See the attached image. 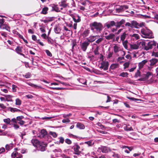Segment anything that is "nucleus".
<instances>
[{
	"mask_svg": "<svg viewBox=\"0 0 158 158\" xmlns=\"http://www.w3.org/2000/svg\"><path fill=\"white\" fill-rule=\"evenodd\" d=\"M90 29L93 32H101L103 29L104 28V26L100 23L94 22L89 24Z\"/></svg>",
	"mask_w": 158,
	"mask_h": 158,
	"instance_id": "obj_1",
	"label": "nucleus"
},
{
	"mask_svg": "<svg viewBox=\"0 0 158 158\" xmlns=\"http://www.w3.org/2000/svg\"><path fill=\"white\" fill-rule=\"evenodd\" d=\"M125 27H130L131 28L139 29L140 27L145 26V23L141 22L139 23L135 20L131 21L130 22H126L125 24Z\"/></svg>",
	"mask_w": 158,
	"mask_h": 158,
	"instance_id": "obj_2",
	"label": "nucleus"
},
{
	"mask_svg": "<svg viewBox=\"0 0 158 158\" xmlns=\"http://www.w3.org/2000/svg\"><path fill=\"white\" fill-rule=\"evenodd\" d=\"M105 30H110L113 32L116 31V28L115 27V22L114 21H108L104 24Z\"/></svg>",
	"mask_w": 158,
	"mask_h": 158,
	"instance_id": "obj_3",
	"label": "nucleus"
},
{
	"mask_svg": "<svg viewBox=\"0 0 158 158\" xmlns=\"http://www.w3.org/2000/svg\"><path fill=\"white\" fill-rule=\"evenodd\" d=\"M141 35L143 38H153L152 31L147 28H143L141 29Z\"/></svg>",
	"mask_w": 158,
	"mask_h": 158,
	"instance_id": "obj_4",
	"label": "nucleus"
},
{
	"mask_svg": "<svg viewBox=\"0 0 158 158\" xmlns=\"http://www.w3.org/2000/svg\"><path fill=\"white\" fill-rule=\"evenodd\" d=\"M142 46H144V49L146 50H148L152 48L153 46H156V42L154 41H149L147 43L144 41H142L140 42Z\"/></svg>",
	"mask_w": 158,
	"mask_h": 158,
	"instance_id": "obj_5",
	"label": "nucleus"
},
{
	"mask_svg": "<svg viewBox=\"0 0 158 158\" xmlns=\"http://www.w3.org/2000/svg\"><path fill=\"white\" fill-rule=\"evenodd\" d=\"M152 73L148 72L145 74H142L141 76V78L138 79L137 81H144L148 79L150 76L152 75Z\"/></svg>",
	"mask_w": 158,
	"mask_h": 158,
	"instance_id": "obj_6",
	"label": "nucleus"
},
{
	"mask_svg": "<svg viewBox=\"0 0 158 158\" xmlns=\"http://www.w3.org/2000/svg\"><path fill=\"white\" fill-rule=\"evenodd\" d=\"M128 6L127 5H122V6H116L115 7V9L117 12H122L125 10L128 9Z\"/></svg>",
	"mask_w": 158,
	"mask_h": 158,
	"instance_id": "obj_7",
	"label": "nucleus"
},
{
	"mask_svg": "<svg viewBox=\"0 0 158 158\" xmlns=\"http://www.w3.org/2000/svg\"><path fill=\"white\" fill-rule=\"evenodd\" d=\"M125 20L124 19H122L120 21H118L115 22V27L116 28V31L118 28H119L120 27L124 28L125 26L123 25V24H125Z\"/></svg>",
	"mask_w": 158,
	"mask_h": 158,
	"instance_id": "obj_8",
	"label": "nucleus"
},
{
	"mask_svg": "<svg viewBox=\"0 0 158 158\" xmlns=\"http://www.w3.org/2000/svg\"><path fill=\"white\" fill-rule=\"evenodd\" d=\"M89 44L86 40L80 44V47L81 50L84 52L86 51Z\"/></svg>",
	"mask_w": 158,
	"mask_h": 158,
	"instance_id": "obj_9",
	"label": "nucleus"
},
{
	"mask_svg": "<svg viewBox=\"0 0 158 158\" xmlns=\"http://www.w3.org/2000/svg\"><path fill=\"white\" fill-rule=\"evenodd\" d=\"M109 63L108 61H102L101 63V66L99 68L101 69H103L104 71L108 70L109 66Z\"/></svg>",
	"mask_w": 158,
	"mask_h": 158,
	"instance_id": "obj_10",
	"label": "nucleus"
},
{
	"mask_svg": "<svg viewBox=\"0 0 158 158\" xmlns=\"http://www.w3.org/2000/svg\"><path fill=\"white\" fill-rule=\"evenodd\" d=\"M58 6V5L54 4H51L49 5V8L51 9V11H55L56 12H59L60 11Z\"/></svg>",
	"mask_w": 158,
	"mask_h": 158,
	"instance_id": "obj_11",
	"label": "nucleus"
},
{
	"mask_svg": "<svg viewBox=\"0 0 158 158\" xmlns=\"http://www.w3.org/2000/svg\"><path fill=\"white\" fill-rule=\"evenodd\" d=\"M74 145L73 147V148L75 152L74 154L79 155L81 152V151H79V149L80 148V147L77 143H74Z\"/></svg>",
	"mask_w": 158,
	"mask_h": 158,
	"instance_id": "obj_12",
	"label": "nucleus"
},
{
	"mask_svg": "<svg viewBox=\"0 0 158 158\" xmlns=\"http://www.w3.org/2000/svg\"><path fill=\"white\" fill-rule=\"evenodd\" d=\"M98 149L104 153H107L111 151L110 148L105 146H102L99 148Z\"/></svg>",
	"mask_w": 158,
	"mask_h": 158,
	"instance_id": "obj_13",
	"label": "nucleus"
},
{
	"mask_svg": "<svg viewBox=\"0 0 158 158\" xmlns=\"http://www.w3.org/2000/svg\"><path fill=\"white\" fill-rule=\"evenodd\" d=\"M72 17L73 20L76 23L79 22L81 21L80 17L77 14L73 15Z\"/></svg>",
	"mask_w": 158,
	"mask_h": 158,
	"instance_id": "obj_14",
	"label": "nucleus"
},
{
	"mask_svg": "<svg viewBox=\"0 0 158 158\" xmlns=\"http://www.w3.org/2000/svg\"><path fill=\"white\" fill-rule=\"evenodd\" d=\"M98 36H91L89 38H87L86 40L90 43L94 41L96 39L98 38Z\"/></svg>",
	"mask_w": 158,
	"mask_h": 158,
	"instance_id": "obj_15",
	"label": "nucleus"
},
{
	"mask_svg": "<svg viewBox=\"0 0 158 158\" xmlns=\"http://www.w3.org/2000/svg\"><path fill=\"white\" fill-rule=\"evenodd\" d=\"M158 60L156 58H152L148 62V64L150 66H153L155 64L158 62Z\"/></svg>",
	"mask_w": 158,
	"mask_h": 158,
	"instance_id": "obj_16",
	"label": "nucleus"
},
{
	"mask_svg": "<svg viewBox=\"0 0 158 158\" xmlns=\"http://www.w3.org/2000/svg\"><path fill=\"white\" fill-rule=\"evenodd\" d=\"M11 156L12 158H15V157L16 158H21L22 157V155L20 153H18L17 152L15 151L12 153Z\"/></svg>",
	"mask_w": 158,
	"mask_h": 158,
	"instance_id": "obj_17",
	"label": "nucleus"
},
{
	"mask_svg": "<svg viewBox=\"0 0 158 158\" xmlns=\"http://www.w3.org/2000/svg\"><path fill=\"white\" fill-rule=\"evenodd\" d=\"M47 135V132L46 131L45 129H42L40 131V134L39 136H38L40 138H43L45 135Z\"/></svg>",
	"mask_w": 158,
	"mask_h": 158,
	"instance_id": "obj_18",
	"label": "nucleus"
},
{
	"mask_svg": "<svg viewBox=\"0 0 158 158\" xmlns=\"http://www.w3.org/2000/svg\"><path fill=\"white\" fill-rule=\"evenodd\" d=\"M90 33V30L89 29L85 30L82 33L81 35L83 37H85L88 36Z\"/></svg>",
	"mask_w": 158,
	"mask_h": 158,
	"instance_id": "obj_19",
	"label": "nucleus"
},
{
	"mask_svg": "<svg viewBox=\"0 0 158 158\" xmlns=\"http://www.w3.org/2000/svg\"><path fill=\"white\" fill-rule=\"evenodd\" d=\"M58 139H59V141H57L54 142L55 143L57 144H59L60 143L63 144L64 143V138L62 137H60L58 138Z\"/></svg>",
	"mask_w": 158,
	"mask_h": 158,
	"instance_id": "obj_20",
	"label": "nucleus"
},
{
	"mask_svg": "<svg viewBox=\"0 0 158 158\" xmlns=\"http://www.w3.org/2000/svg\"><path fill=\"white\" fill-rule=\"evenodd\" d=\"M13 147V144L11 143L9 144H7L5 146V148L7 151H9L11 150Z\"/></svg>",
	"mask_w": 158,
	"mask_h": 158,
	"instance_id": "obj_21",
	"label": "nucleus"
},
{
	"mask_svg": "<svg viewBox=\"0 0 158 158\" xmlns=\"http://www.w3.org/2000/svg\"><path fill=\"white\" fill-rule=\"evenodd\" d=\"M8 110H10V111L12 112H19L21 111V110L18 109L16 108L11 107H7Z\"/></svg>",
	"mask_w": 158,
	"mask_h": 158,
	"instance_id": "obj_22",
	"label": "nucleus"
},
{
	"mask_svg": "<svg viewBox=\"0 0 158 158\" xmlns=\"http://www.w3.org/2000/svg\"><path fill=\"white\" fill-rule=\"evenodd\" d=\"M119 67V64L117 63L112 64L110 66V69L114 70Z\"/></svg>",
	"mask_w": 158,
	"mask_h": 158,
	"instance_id": "obj_23",
	"label": "nucleus"
},
{
	"mask_svg": "<svg viewBox=\"0 0 158 158\" xmlns=\"http://www.w3.org/2000/svg\"><path fill=\"white\" fill-rule=\"evenodd\" d=\"M114 36V35L113 34H110L108 35L105 36V38L108 40L112 39Z\"/></svg>",
	"mask_w": 158,
	"mask_h": 158,
	"instance_id": "obj_24",
	"label": "nucleus"
},
{
	"mask_svg": "<svg viewBox=\"0 0 158 158\" xmlns=\"http://www.w3.org/2000/svg\"><path fill=\"white\" fill-rule=\"evenodd\" d=\"M94 45H96V48L94 49V54L95 55H97L99 54V52L98 51L99 49V46L97 45L96 44H94Z\"/></svg>",
	"mask_w": 158,
	"mask_h": 158,
	"instance_id": "obj_25",
	"label": "nucleus"
},
{
	"mask_svg": "<svg viewBox=\"0 0 158 158\" xmlns=\"http://www.w3.org/2000/svg\"><path fill=\"white\" fill-rule=\"evenodd\" d=\"M46 144H44V145L42 146L40 145L39 147V150L42 152H44L45 150V147H46Z\"/></svg>",
	"mask_w": 158,
	"mask_h": 158,
	"instance_id": "obj_26",
	"label": "nucleus"
},
{
	"mask_svg": "<svg viewBox=\"0 0 158 158\" xmlns=\"http://www.w3.org/2000/svg\"><path fill=\"white\" fill-rule=\"evenodd\" d=\"M77 127L80 129H84L85 128V126L84 125L80 123H77Z\"/></svg>",
	"mask_w": 158,
	"mask_h": 158,
	"instance_id": "obj_27",
	"label": "nucleus"
},
{
	"mask_svg": "<svg viewBox=\"0 0 158 158\" xmlns=\"http://www.w3.org/2000/svg\"><path fill=\"white\" fill-rule=\"evenodd\" d=\"M48 7H45L43 8L42 9V11L41 12V13L44 15L46 14L48 12Z\"/></svg>",
	"mask_w": 158,
	"mask_h": 158,
	"instance_id": "obj_28",
	"label": "nucleus"
},
{
	"mask_svg": "<svg viewBox=\"0 0 158 158\" xmlns=\"http://www.w3.org/2000/svg\"><path fill=\"white\" fill-rule=\"evenodd\" d=\"M148 61L146 60H144L141 61V62H140L139 65V67H142L147 62H148Z\"/></svg>",
	"mask_w": 158,
	"mask_h": 158,
	"instance_id": "obj_29",
	"label": "nucleus"
},
{
	"mask_svg": "<svg viewBox=\"0 0 158 158\" xmlns=\"http://www.w3.org/2000/svg\"><path fill=\"white\" fill-rule=\"evenodd\" d=\"M84 143L88 145L89 146H92L94 144V143L93 142L92 140H90L89 141L85 142Z\"/></svg>",
	"mask_w": 158,
	"mask_h": 158,
	"instance_id": "obj_30",
	"label": "nucleus"
},
{
	"mask_svg": "<svg viewBox=\"0 0 158 158\" xmlns=\"http://www.w3.org/2000/svg\"><path fill=\"white\" fill-rule=\"evenodd\" d=\"M130 46L131 48L132 49H137L139 47V46L136 44H131Z\"/></svg>",
	"mask_w": 158,
	"mask_h": 158,
	"instance_id": "obj_31",
	"label": "nucleus"
},
{
	"mask_svg": "<svg viewBox=\"0 0 158 158\" xmlns=\"http://www.w3.org/2000/svg\"><path fill=\"white\" fill-rule=\"evenodd\" d=\"M127 35L125 32H124L123 33V34L121 35L120 36L121 40L122 41H125V39L127 37Z\"/></svg>",
	"mask_w": 158,
	"mask_h": 158,
	"instance_id": "obj_32",
	"label": "nucleus"
},
{
	"mask_svg": "<svg viewBox=\"0 0 158 158\" xmlns=\"http://www.w3.org/2000/svg\"><path fill=\"white\" fill-rule=\"evenodd\" d=\"M54 31L56 34H59L60 32L61 29L59 27L56 26L54 28Z\"/></svg>",
	"mask_w": 158,
	"mask_h": 158,
	"instance_id": "obj_33",
	"label": "nucleus"
},
{
	"mask_svg": "<svg viewBox=\"0 0 158 158\" xmlns=\"http://www.w3.org/2000/svg\"><path fill=\"white\" fill-rule=\"evenodd\" d=\"M77 81H78L80 83H81L82 84L84 85H86V81L83 79H77Z\"/></svg>",
	"mask_w": 158,
	"mask_h": 158,
	"instance_id": "obj_34",
	"label": "nucleus"
},
{
	"mask_svg": "<svg viewBox=\"0 0 158 158\" xmlns=\"http://www.w3.org/2000/svg\"><path fill=\"white\" fill-rule=\"evenodd\" d=\"M22 103L21 101L19 98H16L15 100V105H20Z\"/></svg>",
	"mask_w": 158,
	"mask_h": 158,
	"instance_id": "obj_35",
	"label": "nucleus"
},
{
	"mask_svg": "<svg viewBox=\"0 0 158 158\" xmlns=\"http://www.w3.org/2000/svg\"><path fill=\"white\" fill-rule=\"evenodd\" d=\"M124 130L126 131H132L133 129L131 127H128V126H126L124 127Z\"/></svg>",
	"mask_w": 158,
	"mask_h": 158,
	"instance_id": "obj_36",
	"label": "nucleus"
},
{
	"mask_svg": "<svg viewBox=\"0 0 158 158\" xmlns=\"http://www.w3.org/2000/svg\"><path fill=\"white\" fill-rule=\"evenodd\" d=\"M128 73H127L122 72L121 73L119 76L123 77H127Z\"/></svg>",
	"mask_w": 158,
	"mask_h": 158,
	"instance_id": "obj_37",
	"label": "nucleus"
},
{
	"mask_svg": "<svg viewBox=\"0 0 158 158\" xmlns=\"http://www.w3.org/2000/svg\"><path fill=\"white\" fill-rule=\"evenodd\" d=\"M15 50L17 53L19 54V52H22V48L19 46H17Z\"/></svg>",
	"mask_w": 158,
	"mask_h": 158,
	"instance_id": "obj_38",
	"label": "nucleus"
},
{
	"mask_svg": "<svg viewBox=\"0 0 158 158\" xmlns=\"http://www.w3.org/2000/svg\"><path fill=\"white\" fill-rule=\"evenodd\" d=\"M49 134L52 136L54 138H56L57 136V134L54 132L50 131Z\"/></svg>",
	"mask_w": 158,
	"mask_h": 158,
	"instance_id": "obj_39",
	"label": "nucleus"
},
{
	"mask_svg": "<svg viewBox=\"0 0 158 158\" xmlns=\"http://www.w3.org/2000/svg\"><path fill=\"white\" fill-rule=\"evenodd\" d=\"M131 36L134 37L136 40L139 39L140 38L139 35L137 34H134L131 35Z\"/></svg>",
	"mask_w": 158,
	"mask_h": 158,
	"instance_id": "obj_40",
	"label": "nucleus"
},
{
	"mask_svg": "<svg viewBox=\"0 0 158 158\" xmlns=\"http://www.w3.org/2000/svg\"><path fill=\"white\" fill-rule=\"evenodd\" d=\"M123 45L124 48L127 49V43H128V41L127 40L125 41H122Z\"/></svg>",
	"mask_w": 158,
	"mask_h": 158,
	"instance_id": "obj_41",
	"label": "nucleus"
},
{
	"mask_svg": "<svg viewBox=\"0 0 158 158\" xmlns=\"http://www.w3.org/2000/svg\"><path fill=\"white\" fill-rule=\"evenodd\" d=\"M152 13L154 15V16L152 17V18L155 19L156 20H158V14L156 12H152Z\"/></svg>",
	"mask_w": 158,
	"mask_h": 158,
	"instance_id": "obj_42",
	"label": "nucleus"
},
{
	"mask_svg": "<svg viewBox=\"0 0 158 158\" xmlns=\"http://www.w3.org/2000/svg\"><path fill=\"white\" fill-rule=\"evenodd\" d=\"M13 33L19 36V37L20 39L23 38V37L22 35H21L18 31H13Z\"/></svg>",
	"mask_w": 158,
	"mask_h": 158,
	"instance_id": "obj_43",
	"label": "nucleus"
},
{
	"mask_svg": "<svg viewBox=\"0 0 158 158\" xmlns=\"http://www.w3.org/2000/svg\"><path fill=\"white\" fill-rule=\"evenodd\" d=\"M140 72L139 70H138L135 73V77H141Z\"/></svg>",
	"mask_w": 158,
	"mask_h": 158,
	"instance_id": "obj_44",
	"label": "nucleus"
},
{
	"mask_svg": "<svg viewBox=\"0 0 158 158\" xmlns=\"http://www.w3.org/2000/svg\"><path fill=\"white\" fill-rule=\"evenodd\" d=\"M97 125L101 129H105L106 128V127H105L102 124L100 123H97Z\"/></svg>",
	"mask_w": 158,
	"mask_h": 158,
	"instance_id": "obj_45",
	"label": "nucleus"
},
{
	"mask_svg": "<svg viewBox=\"0 0 158 158\" xmlns=\"http://www.w3.org/2000/svg\"><path fill=\"white\" fill-rule=\"evenodd\" d=\"M3 121L6 124H9L11 120L10 118H7L4 119Z\"/></svg>",
	"mask_w": 158,
	"mask_h": 158,
	"instance_id": "obj_46",
	"label": "nucleus"
},
{
	"mask_svg": "<svg viewBox=\"0 0 158 158\" xmlns=\"http://www.w3.org/2000/svg\"><path fill=\"white\" fill-rule=\"evenodd\" d=\"M48 42L49 44H53L54 43L53 40L49 37H47Z\"/></svg>",
	"mask_w": 158,
	"mask_h": 158,
	"instance_id": "obj_47",
	"label": "nucleus"
},
{
	"mask_svg": "<svg viewBox=\"0 0 158 158\" xmlns=\"http://www.w3.org/2000/svg\"><path fill=\"white\" fill-rule=\"evenodd\" d=\"M114 50L115 53H117L119 51V47L117 45H115L114 47Z\"/></svg>",
	"mask_w": 158,
	"mask_h": 158,
	"instance_id": "obj_48",
	"label": "nucleus"
},
{
	"mask_svg": "<svg viewBox=\"0 0 158 158\" xmlns=\"http://www.w3.org/2000/svg\"><path fill=\"white\" fill-rule=\"evenodd\" d=\"M127 98L130 99V100H131V101H140L141 100L139 99H137V98H132V97H127Z\"/></svg>",
	"mask_w": 158,
	"mask_h": 158,
	"instance_id": "obj_49",
	"label": "nucleus"
},
{
	"mask_svg": "<svg viewBox=\"0 0 158 158\" xmlns=\"http://www.w3.org/2000/svg\"><path fill=\"white\" fill-rule=\"evenodd\" d=\"M23 76L26 78H28L31 77V73L29 72H28L25 75H23Z\"/></svg>",
	"mask_w": 158,
	"mask_h": 158,
	"instance_id": "obj_50",
	"label": "nucleus"
},
{
	"mask_svg": "<svg viewBox=\"0 0 158 158\" xmlns=\"http://www.w3.org/2000/svg\"><path fill=\"white\" fill-rule=\"evenodd\" d=\"M31 142L33 145H34V144H36L39 142L38 140L35 139H32L31 140Z\"/></svg>",
	"mask_w": 158,
	"mask_h": 158,
	"instance_id": "obj_51",
	"label": "nucleus"
},
{
	"mask_svg": "<svg viewBox=\"0 0 158 158\" xmlns=\"http://www.w3.org/2000/svg\"><path fill=\"white\" fill-rule=\"evenodd\" d=\"M24 118V117L23 116H18L16 118V120L17 122H19L20 121L22 120V119Z\"/></svg>",
	"mask_w": 158,
	"mask_h": 158,
	"instance_id": "obj_52",
	"label": "nucleus"
},
{
	"mask_svg": "<svg viewBox=\"0 0 158 158\" xmlns=\"http://www.w3.org/2000/svg\"><path fill=\"white\" fill-rule=\"evenodd\" d=\"M65 142L68 144H70L72 143V141L69 139H66L65 140Z\"/></svg>",
	"mask_w": 158,
	"mask_h": 158,
	"instance_id": "obj_53",
	"label": "nucleus"
},
{
	"mask_svg": "<svg viewBox=\"0 0 158 158\" xmlns=\"http://www.w3.org/2000/svg\"><path fill=\"white\" fill-rule=\"evenodd\" d=\"M53 152H58L61 153V152H62V151L59 148H58L57 149H56L54 150L53 151Z\"/></svg>",
	"mask_w": 158,
	"mask_h": 158,
	"instance_id": "obj_54",
	"label": "nucleus"
},
{
	"mask_svg": "<svg viewBox=\"0 0 158 158\" xmlns=\"http://www.w3.org/2000/svg\"><path fill=\"white\" fill-rule=\"evenodd\" d=\"M45 52L47 54V55L48 56L51 57L52 56V54L48 50H45Z\"/></svg>",
	"mask_w": 158,
	"mask_h": 158,
	"instance_id": "obj_55",
	"label": "nucleus"
},
{
	"mask_svg": "<svg viewBox=\"0 0 158 158\" xmlns=\"http://www.w3.org/2000/svg\"><path fill=\"white\" fill-rule=\"evenodd\" d=\"M103 38H99L95 42L98 44H100L102 40H103Z\"/></svg>",
	"mask_w": 158,
	"mask_h": 158,
	"instance_id": "obj_56",
	"label": "nucleus"
},
{
	"mask_svg": "<svg viewBox=\"0 0 158 158\" xmlns=\"http://www.w3.org/2000/svg\"><path fill=\"white\" fill-rule=\"evenodd\" d=\"M62 122L64 123H69L70 122V120L68 118L63 119L62 120Z\"/></svg>",
	"mask_w": 158,
	"mask_h": 158,
	"instance_id": "obj_57",
	"label": "nucleus"
},
{
	"mask_svg": "<svg viewBox=\"0 0 158 158\" xmlns=\"http://www.w3.org/2000/svg\"><path fill=\"white\" fill-rule=\"evenodd\" d=\"M152 56H154L156 57H158V52H155L153 51L152 53Z\"/></svg>",
	"mask_w": 158,
	"mask_h": 158,
	"instance_id": "obj_58",
	"label": "nucleus"
},
{
	"mask_svg": "<svg viewBox=\"0 0 158 158\" xmlns=\"http://www.w3.org/2000/svg\"><path fill=\"white\" fill-rule=\"evenodd\" d=\"M7 25L5 24H2L0 25V27L2 29H5Z\"/></svg>",
	"mask_w": 158,
	"mask_h": 158,
	"instance_id": "obj_59",
	"label": "nucleus"
},
{
	"mask_svg": "<svg viewBox=\"0 0 158 158\" xmlns=\"http://www.w3.org/2000/svg\"><path fill=\"white\" fill-rule=\"evenodd\" d=\"M87 56L88 58L90 59V60H91L92 58L94 56L93 55H92L90 53L88 54Z\"/></svg>",
	"mask_w": 158,
	"mask_h": 158,
	"instance_id": "obj_60",
	"label": "nucleus"
},
{
	"mask_svg": "<svg viewBox=\"0 0 158 158\" xmlns=\"http://www.w3.org/2000/svg\"><path fill=\"white\" fill-rule=\"evenodd\" d=\"M76 43L75 41H73L71 43V45H72V49H73L74 48V47L76 45Z\"/></svg>",
	"mask_w": 158,
	"mask_h": 158,
	"instance_id": "obj_61",
	"label": "nucleus"
},
{
	"mask_svg": "<svg viewBox=\"0 0 158 158\" xmlns=\"http://www.w3.org/2000/svg\"><path fill=\"white\" fill-rule=\"evenodd\" d=\"M5 149L3 147H2L0 148V154L2 153L5 151Z\"/></svg>",
	"mask_w": 158,
	"mask_h": 158,
	"instance_id": "obj_62",
	"label": "nucleus"
},
{
	"mask_svg": "<svg viewBox=\"0 0 158 158\" xmlns=\"http://www.w3.org/2000/svg\"><path fill=\"white\" fill-rule=\"evenodd\" d=\"M129 63H128V62L125 63L124 64V68H128L129 67Z\"/></svg>",
	"mask_w": 158,
	"mask_h": 158,
	"instance_id": "obj_63",
	"label": "nucleus"
},
{
	"mask_svg": "<svg viewBox=\"0 0 158 158\" xmlns=\"http://www.w3.org/2000/svg\"><path fill=\"white\" fill-rule=\"evenodd\" d=\"M17 123L21 125H22L25 123V122L22 120L20 121L19 122H18Z\"/></svg>",
	"mask_w": 158,
	"mask_h": 158,
	"instance_id": "obj_64",
	"label": "nucleus"
}]
</instances>
